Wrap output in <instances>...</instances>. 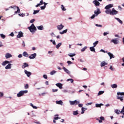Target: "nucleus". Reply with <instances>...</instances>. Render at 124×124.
I'll use <instances>...</instances> for the list:
<instances>
[{
	"instance_id": "1",
	"label": "nucleus",
	"mask_w": 124,
	"mask_h": 124,
	"mask_svg": "<svg viewBox=\"0 0 124 124\" xmlns=\"http://www.w3.org/2000/svg\"><path fill=\"white\" fill-rule=\"evenodd\" d=\"M105 12L106 14H110V15H117V14L118 13V11L115 10L114 8H112V10H106Z\"/></svg>"
},
{
	"instance_id": "2",
	"label": "nucleus",
	"mask_w": 124,
	"mask_h": 124,
	"mask_svg": "<svg viewBox=\"0 0 124 124\" xmlns=\"http://www.w3.org/2000/svg\"><path fill=\"white\" fill-rule=\"evenodd\" d=\"M31 32H33V31H36V27L34 26V24H32L30 27L28 28Z\"/></svg>"
},
{
	"instance_id": "3",
	"label": "nucleus",
	"mask_w": 124,
	"mask_h": 124,
	"mask_svg": "<svg viewBox=\"0 0 124 124\" xmlns=\"http://www.w3.org/2000/svg\"><path fill=\"white\" fill-rule=\"evenodd\" d=\"M24 93H28V91H20L17 94V97H21V96H23Z\"/></svg>"
},
{
	"instance_id": "4",
	"label": "nucleus",
	"mask_w": 124,
	"mask_h": 124,
	"mask_svg": "<svg viewBox=\"0 0 124 124\" xmlns=\"http://www.w3.org/2000/svg\"><path fill=\"white\" fill-rule=\"evenodd\" d=\"M69 103L70 105H77L78 104H79V103H80V102L77 100L69 101Z\"/></svg>"
},
{
	"instance_id": "5",
	"label": "nucleus",
	"mask_w": 124,
	"mask_h": 124,
	"mask_svg": "<svg viewBox=\"0 0 124 124\" xmlns=\"http://www.w3.org/2000/svg\"><path fill=\"white\" fill-rule=\"evenodd\" d=\"M29 59L30 60H33V59H35L36 58V53H34L31 55V56H29Z\"/></svg>"
},
{
	"instance_id": "6",
	"label": "nucleus",
	"mask_w": 124,
	"mask_h": 124,
	"mask_svg": "<svg viewBox=\"0 0 124 124\" xmlns=\"http://www.w3.org/2000/svg\"><path fill=\"white\" fill-rule=\"evenodd\" d=\"M21 37H24V33L22 31H19L17 35V38H21Z\"/></svg>"
},
{
	"instance_id": "7",
	"label": "nucleus",
	"mask_w": 124,
	"mask_h": 124,
	"mask_svg": "<svg viewBox=\"0 0 124 124\" xmlns=\"http://www.w3.org/2000/svg\"><path fill=\"white\" fill-rule=\"evenodd\" d=\"M94 13L95 16H98L99 14H100V10L97 8V10L94 11Z\"/></svg>"
},
{
	"instance_id": "8",
	"label": "nucleus",
	"mask_w": 124,
	"mask_h": 124,
	"mask_svg": "<svg viewBox=\"0 0 124 124\" xmlns=\"http://www.w3.org/2000/svg\"><path fill=\"white\" fill-rule=\"evenodd\" d=\"M111 42H113L114 44H118L119 43V40H118V38H115L111 40Z\"/></svg>"
},
{
	"instance_id": "9",
	"label": "nucleus",
	"mask_w": 124,
	"mask_h": 124,
	"mask_svg": "<svg viewBox=\"0 0 124 124\" xmlns=\"http://www.w3.org/2000/svg\"><path fill=\"white\" fill-rule=\"evenodd\" d=\"M57 27L59 31H62V30L64 28V26H63L62 24H61L60 25H58Z\"/></svg>"
},
{
	"instance_id": "10",
	"label": "nucleus",
	"mask_w": 124,
	"mask_h": 124,
	"mask_svg": "<svg viewBox=\"0 0 124 124\" xmlns=\"http://www.w3.org/2000/svg\"><path fill=\"white\" fill-rule=\"evenodd\" d=\"M108 55L109 56L110 58V60H112V59H114L115 58V56L113 54L111 53V52H107Z\"/></svg>"
},
{
	"instance_id": "11",
	"label": "nucleus",
	"mask_w": 124,
	"mask_h": 124,
	"mask_svg": "<svg viewBox=\"0 0 124 124\" xmlns=\"http://www.w3.org/2000/svg\"><path fill=\"white\" fill-rule=\"evenodd\" d=\"M93 3H94L96 6H99L100 5V3H99L97 0H94L93 1Z\"/></svg>"
},
{
	"instance_id": "12",
	"label": "nucleus",
	"mask_w": 124,
	"mask_h": 124,
	"mask_svg": "<svg viewBox=\"0 0 124 124\" xmlns=\"http://www.w3.org/2000/svg\"><path fill=\"white\" fill-rule=\"evenodd\" d=\"M24 72L28 77H30L31 75V73L27 71V70H25Z\"/></svg>"
},
{
	"instance_id": "13",
	"label": "nucleus",
	"mask_w": 124,
	"mask_h": 124,
	"mask_svg": "<svg viewBox=\"0 0 124 124\" xmlns=\"http://www.w3.org/2000/svg\"><path fill=\"white\" fill-rule=\"evenodd\" d=\"M111 7H113V4H109L108 5H107L106 7H105V9H107V10H109L110 9V8H111Z\"/></svg>"
},
{
	"instance_id": "14",
	"label": "nucleus",
	"mask_w": 124,
	"mask_h": 124,
	"mask_svg": "<svg viewBox=\"0 0 124 124\" xmlns=\"http://www.w3.org/2000/svg\"><path fill=\"white\" fill-rule=\"evenodd\" d=\"M107 64H108V63L104 61H103L100 64V66L101 67H103V66H105V65H107Z\"/></svg>"
},
{
	"instance_id": "15",
	"label": "nucleus",
	"mask_w": 124,
	"mask_h": 124,
	"mask_svg": "<svg viewBox=\"0 0 124 124\" xmlns=\"http://www.w3.org/2000/svg\"><path fill=\"white\" fill-rule=\"evenodd\" d=\"M12 57V55H11L10 53H7L5 55V58L6 59H9V58Z\"/></svg>"
},
{
	"instance_id": "16",
	"label": "nucleus",
	"mask_w": 124,
	"mask_h": 124,
	"mask_svg": "<svg viewBox=\"0 0 124 124\" xmlns=\"http://www.w3.org/2000/svg\"><path fill=\"white\" fill-rule=\"evenodd\" d=\"M44 2L43 1V0H41L40 1V3H38L35 6L36 7H38V6H40V5H42V4H44Z\"/></svg>"
},
{
	"instance_id": "17",
	"label": "nucleus",
	"mask_w": 124,
	"mask_h": 124,
	"mask_svg": "<svg viewBox=\"0 0 124 124\" xmlns=\"http://www.w3.org/2000/svg\"><path fill=\"white\" fill-rule=\"evenodd\" d=\"M56 86H57V87H58L59 89H62V83H57L56 84Z\"/></svg>"
},
{
	"instance_id": "18",
	"label": "nucleus",
	"mask_w": 124,
	"mask_h": 124,
	"mask_svg": "<svg viewBox=\"0 0 124 124\" xmlns=\"http://www.w3.org/2000/svg\"><path fill=\"white\" fill-rule=\"evenodd\" d=\"M110 87H111L112 89H117V88H118V85L116 84H111Z\"/></svg>"
},
{
	"instance_id": "19",
	"label": "nucleus",
	"mask_w": 124,
	"mask_h": 124,
	"mask_svg": "<svg viewBox=\"0 0 124 124\" xmlns=\"http://www.w3.org/2000/svg\"><path fill=\"white\" fill-rule=\"evenodd\" d=\"M117 99H120V100L122 102H124V96L122 97H120L118 96L117 97Z\"/></svg>"
},
{
	"instance_id": "20",
	"label": "nucleus",
	"mask_w": 124,
	"mask_h": 124,
	"mask_svg": "<svg viewBox=\"0 0 124 124\" xmlns=\"http://www.w3.org/2000/svg\"><path fill=\"white\" fill-rule=\"evenodd\" d=\"M101 106H103V104H95V107H96L97 108H100V107H101Z\"/></svg>"
},
{
	"instance_id": "21",
	"label": "nucleus",
	"mask_w": 124,
	"mask_h": 124,
	"mask_svg": "<svg viewBox=\"0 0 124 124\" xmlns=\"http://www.w3.org/2000/svg\"><path fill=\"white\" fill-rule=\"evenodd\" d=\"M28 66H29V64L26 62H24L23 63V65H22V68H26V67H28Z\"/></svg>"
},
{
	"instance_id": "22",
	"label": "nucleus",
	"mask_w": 124,
	"mask_h": 124,
	"mask_svg": "<svg viewBox=\"0 0 124 124\" xmlns=\"http://www.w3.org/2000/svg\"><path fill=\"white\" fill-rule=\"evenodd\" d=\"M23 56L24 57H26V58H28L29 57V54H28V52L26 51H24L23 53Z\"/></svg>"
},
{
	"instance_id": "23",
	"label": "nucleus",
	"mask_w": 124,
	"mask_h": 124,
	"mask_svg": "<svg viewBox=\"0 0 124 124\" xmlns=\"http://www.w3.org/2000/svg\"><path fill=\"white\" fill-rule=\"evenodd\" d=\"M62 69L66 72V73H67V74H69V71L66 69L65 67H62Z\"/></svg>"
},
{
	"instance_id": "24",
	"label": "nucleus",
	"mask_w": 124,
	"mask_h": 124,
	"mask_svg": "<svg viewBox=\"0 0 124 124\" xmlns=\"http://www.w3.org/2000/svg\"><path fill=\"white\" fill-rule=\"evenodd\" d=\"M11 68V64L9 63L6 67L5 69H10Z\"/></svg>"
},
{
	"instance_id": "25",
	"label": "nucleus",
	"mask_w": 124,
	"mask_h": 124,
	"mask_svg": "<svg viewBox=\"0 0 124 124\" xmlns=\"http://www.w3.org/2000/svg\"><path fill=\"white\" fill-rule=\"evenodd\" d=\"M7 63H9V61H4L2 62V65H3L4 66L5 65H6V64H7Z\"/></svg>"
},
{
	"instance_id": "26",
	"label": "nucleus",
	"mask_w": 124,
	"mask_h": 124,
	"mask_svg": "<svg viewBox=\"0 0 124 124\" xmlns=\"http://www.w3.org/2000/svg\"><path fill=\"white\" fill-rule=\"evenodd\" d=\"M90 49L91 52H95V49L94 48V46H91L90 47Z\"/></svg>"
},
{
	"instance_id": "27",
	"label": "nucleus",
	"mask_w": 124,
	"mask_h": 124,
	"mask_svg": "<svg viewBox=\"0 0 124 124\" xmlns=\"http://www.w3.org/2000/svg\"><path fill=\"white\" fill-rule=\"evenodd\" d=\"M67 32V29H66L60 32V34H63L64 33H66Z\"/></svg>"
},
{
	"instance_id": "28",
	"label": "nucleus",
	"mask_w": 124,
	"mask_h": 124,
	"mask_svg": "<svg viewBox=\"0 0 124 124\" xmlns=\"http://www.w3.org/2000/svg\"><path fill=\"white\" fill-rule=\"evenodd\" d=\"M56 103H57V104H59L60 105H62L63 102H62V101L60 100V101H57Z\"/></svg>"
},
{
	"instance_id": "29",
	"label": "nucleus",
	"mask_w": 124,
	"mask_h": 124,
	"mask_svg": "<svg viewBox=\"0 0 124 124\" xmlns=\"http://www.w3.org/2000/svg\"><path fill=\"white\" fill-rule=\"evenodd\" d=\"M68 55L69 56V57H70L71 58H72V57H74L75 56H76V54L75 53H69V54H68Z\"/></svg>"
},
{
	"instance_id": "30",
	"label": "nucleus",
	"mask_w": 124,
	"mask_h": 124,
	"mask_svg": "<svg viewBox=\"0 0 124 124\" xmlns=\"http://www.w3.org/2000/svg\"><path fill=\"white\" fill-rule=\"evenodd\" d=\"M58 116H59L58 114L55 115V117H54V120H59V119H61V117H59Z\"/></svg>"
},
{
	"instance_id": "31",
	"label": "nucleus",
	"mask_w": 124,
	"mask_h": 124,
	"mask_svg": "<svg viewBox=\"0 0 124 124\" xmlns=\"http://www.w3.org/2000/svg\"><path fill=\"white\" fill-rule=\"evenodd\" d=\"M61 46H62V43H59L58 45H56V48L57 49H59V48Z\"/></svg>"
},
{
	"instance_id": "32",
	"label": "nucleus",
	"mask_w": 124,
	"mask_h": 124,
	"mask_svg": "<svg viewBox=\"0 0 124 124\" xmlns=\"http://www.w3.org/2000/svg\"><path fill=\"white\" fill-rule=\"evenodd\" d=\"M115 19L117 20L120 24H123V21H122L120 18L115 17Z\"/></svg>"
},
{
	"instance_id": "33",
	"label": "nucleus",
	"mask_w": 124,
	"mask_h": 124,
	"mask_svg": "<svg viewBox=\"0 0 124 124\" xmlns=\"http://www.w3.org/2000/svg\"><path fill=\"white\" fill-rule=\"evenodd\" d=\"M38 30H39L40 31L43 30V26L41 25L37 27Z\"/></svg>"
},
{
	"instance_id": "34",
	"label": "nucleus",
	"mask_w": 124,
	"mask_h": 124,
	"mask_svg": "<svg viewBox=\"0 0 124 124\" xmlns=\"http://www.w3.org/2000/svg\"><path fill=\"white\" fill-rule=\"evenodd\" d=\"M85 110H87V108H85L83 107L81 108L82 111L81 112V114H84V113H85Z\"/></svg>"
},
{
	"instance_id": "35",
	"label": "nucleus",
	"mask_w": 124,
	"mask_h": 124,
	"mask_svg": "<svg viewBox=\"0 0 124 124\" xmlns=\"http://www.w3.org/2000/svg\"><path fill=\"white\" fill-rule=\"evenodd\" d=\"M114 112L116 114H117V115H119L120 113H121V111L119 110V109H115Z\"/></svg>"
},
{
	"instance_id": "36",
	"label": "nucleus",
	"mask_w": 124,
	"mask_h": 124,
	"mask_svg": "<svg viewBox=\"0 0 124 124\" xmlns=\"http://www.w3.org/2000/svg\"><path fill=\"white\" fill-rule=\"evenodd\" d=\"M97 44H98V41H96L93 43V47H95L97 45Z\"/></svg>"
},
{
	"instance_id": "37",
	"label": "nucleus",
	"mask_w": 124,
	"mask_h": 124,
	"mask_svg": "<svg viewBox=\"0 0 124 124\" xmlns=\"http://www.w3.org/2000/svg\"><path fill=\"white\" fill-rule=\"evenodd\" d=\"M61 8L62 10V11H65V10H66V9H65V8L64 7V6H63V5H61Z\"/></svg>"
},
{
	"instance_id": "38",
	"label": "nucleus",
	"mask_w": 124,
	"mask_h": 124,
	"mask_svg": "<svg viewBox=\"0 0 124 124\" xmlns=\"http://www.w3.org/2000/svg\"><path fill=\"white\" fill-rule=\"evenodd\" d=\"M117 95H124V92H118L117 93Z\"/></svg>"
},
{
	"instance_id": "39",
	"label": "nucleus",
	"mask_w": 124,
	"mask_h": 124,
	"mask_svg": "<svg viewBox=\"0 0 124 124\" xmlns=\"http://www.w3.org/2000/svg\"><path fill=\"white\" fill-rule=\"evenodd\" d=\"M78 110L73 111V115H74V116H76L77 115H78Z\"/></svg>"
},
{
	"instance_id": "40",
	"label": "nucleus",
	"mask_w": 124,
	"mask_h": 124,
	"mask_svg": "<svg viewBox=\"0 0 124 124\" xmlns=\"http://www.w3.org/2000/svg\"><path fill=\"white\" fill-rule=\"evenodd\" d=\"M104 93V91H99L98 95H101V94H103Z\"/></svg>"
},
{
	"instance_id": "41",
	"label": "nucleus",
	"mask_w": 124,
	"mask_h": 124,
	"mask_svg": "<svg viewBox=\"0 0 124 124\" xmlns=\"http://www.w3.org/2000/svg\"><path fill=\"white\" fill-rule=\"evenodd\" d=\"M87 48H88V47H87V46H85L84 47L82 48L81 50V52H85V51H86V49H87Z\"/></svg>"
},
{
	"instance_id": "42",
	"label": "nucleus",
	"mask_w": 124,
	"mask_h": 124,
	"mask_svg": "<svg viewBox=\"0 0 124 124\" xmlns=\"http://www.w3.org/2000/svg\"><path fill=\"white\" fill-rule=\"evenodd\" d=\"M40 10H34L33 13V14L34 15H35V14H37V13H38L39 12Z\"/></svg>"
},
{
	"instance_id": "43",
	"label": "nucleus",
	"mask_w": 124,
	"mask_h": 124,
	"mask_svg": "<svg viewBox=\"0 0 124 124\" xmlns=\"http://www.w3.org/2000/svg\"><path fill=\"white\" fill-rule=\"evenodd\" d=\"M31 106V107H32V108H33V109H37V108L34 106H33V104H32V103H31L30 104Z\"/></svg>"
},
{
	"instance_id": "44",
	"label": "nucleus",
	"mask_w": 124,
	"mask_h": 124,
	"mask_svg": "<svg viewBox=\"0 0 124 124\" xmlns=\"http://www.w3.org/2000/svg\"><path fill=\"white\" fill-rule=\"evenodd\" d=\"M17 11H16L15 13H20V12H21V11L20 10L19 7H17Z\"/></svg>"
},
{
	"instance_id": "45",
	"label": "nucleus",
	"mask_w": 124,
	"mask_h": 124,
	"mask_svg": "<svg viewBox=\"0 0 124 124\" xmlns=\"http://www.w3.org/2000/svg\"><path fill=\"white\" fill-rule=\"evenodd\" d=\"M67 81H70L71 83H73V82H74V80L72 78H68L67 79Z\"/></svg>"
},
{
	"instance_id": "46",
	"label": "nucleus",
	"mask_w": 124,
	"mask_h": 124,
	"mask_svg": "<svg viewBox=\"0 0 124 124\" xmlns=\"http://www.w3.org/2000/svg\"><path fill=\"white\" fill-rule=\"evenodd\" d=\"M56 71L53 70L50 73V75H54V74H55V73H56Z\"/></svg>"
},
{
	"instance_id": "47",
	"label": "nucleus",
	"mask_w": 124,
	"mask_h": 124,
	"mask_svg": "<svg viewBox=\"0 0 124 124\" xmlns=\"http://www.w3.org/2000/svg\"><path fill=\"white\" fill-rule=\"evenodd\" d=\"M0 35L1 38H3V39H4V38H5V36L3 34H0Z\"/></svg>"
},
{
	"instance_id": "48",
	"label": "nucleus",
	"mask_w": 124,
	"mask_h": 124,
	"mask_svg": "<svg viewBox=\"0 0 124 124\" xmlns=\"http://www.w3.org/2000/svg\"><path fill=\"white\" fill-rule=\"evenodd\" d=\"M19 16H21V17H24L25 16H26V15H25V14H18Z\"/></svg>"
},
{
	"instance_id": "49",
	"label": "nucleus",
	"mask_w": 124,
	"mask_h": 124,
	"mask_svg": "<svg viewBox=\"0 0 124 124\" xmlns=\"http://www.w3.org/2000/svg\"><path fill=\"white\" fill-rule=\"evenodd\" d=\"M25 90H27V89H29V84H27L25 86Z\"/></svg>"
},
{
	"instance_id": "50",
	"label": "nucleus",
	"mask_w": 124,
	"mask_h": 124,
	"mask_svg": "<svg viewBox=\"0 0 124 124\" xmlns=\"http://www.w3.org/2000/svg\"><path fill=\"white\" fill-rule=\"evenodd\" d=\"M45 8H46V7H45V6H43L41 7V10H44V9H45Z\"/></svg>"
},
{
	"instance_id": "51",
	"label": "nucleus",
	"mask_w": 124,
	"mask_h": 124,
	"mask_svg": "<svg viewBox=\"0 0 124 124\" xmlns=\"http://www.w3.org/2000/svg\"><path fill=\"white\" fill-rule=\"evenodd\" d=\"M34 21H35V19H31V20H30V23H31V24H32V23H34Z\"/></svg>"
},
{
	"instance_id": "52",
	"label": "nucleus",
	"mask_w": 124,
	"mask_h": 124,
	"mask_svg": "<svg viewBox=\"0 0 124 124\" xmlns=\"http://www.w3.org/2000/svg\"><path fill=\"white\" fill-rule=\"evenodd\" d=\"M67 63L68 64H72V63H73L72 62H71V61H67Z\"/></svg>"
},
{
	"instance_id": "53",
	"label": "nucleus",
	"mask_w": 124,
	"mask_h": 124,
	"mask_svg": "<svg viewBox=\"0 0 124 124\" xmlns=\"http://www.w3.org/2000/svg\"><path fill=\"white\" fill-rule=\"evenodd\" d=\"M120 113L123 114V115L124 116V110L122 109L120 112Z\"/></svg>"
},
{
	"instance_id": "54",
	"label": "nucleus",
	"mask_w": 124,
	"mask_h": 124,
	"mask_svg": "<svg viewBox=\"0 0 124 124\" xmlns=\"http://www.w3.org/2000/svg\"><path fill=\"white\" fill-rule=\"evenodd\" d=\"M53 93H56L58 92V89H52Z\"/></svg>"
},
{
	"instance_id": "55",
	"label": "nucleus",
	"mask_w": 124,
	"mask_h": 124,
	"mask_svg": "<svg viewBox=\"0 0 124 124\" xmlns=\"http://www.w3.org/2000/svg\"><path fill=\"white\" fill-rule=\"evenodd\" d=\"M100 120H101V121H104V117H103V116H101L100 117Z\"/></svg>"
},
{
	"instance_id": "56",
	"label": "nucleus",
	"mask_w": 124,
	"mask_h": 124,
	"mask_svg": "<svg viewBox=\"0 0 124 124\" xmlns=\"http://www.w3.org/2000/svg\"><path fill=\"white\" fill-rule=\"evenodd\" d=\"M43 77L45 79H47L48 78V77L46 75H44Z\"/></svg>"
},
{
	"instance_id": "57",
	"label": "nucleus",
	"mask_w": 124,
	"mask_h": 124,
	"mask_svg": "<svg viewBox=\"0 0 124 124\" xmlns=\"http://www.w3.org/2000/svg\"><path fill=\"white\" fill-rule=\"evenodd\" d=\"M95 26H96V27H102V25H100V24H95Z\"/></svg>"
},
{
	"instance_id": "58",
	"label": "nucleus",
	"mask_w": 124,
	"mask_h": 124,
	"mask_svg": "<svg viewBox=\"0 0 124 124\" xmlns=\"http://www.w3.org/2000/svg\"><path fill=\"white\" fill-rule=\"evenodd\" d=\"M94 17H95V15H93L91 17V19H94Z\"/></svg>"
},
{
	"instance_id": "59",
	"label": "nucleus",
	"mask_w": 124,
	"mask_h": 124,
	"mask_svg": "<svg viewBox=\"0 0 124 124\" xmlns=\"http://www.w3.org/2000/svg\"><path fill=\"white\" fill-rule=\"evenodd\" d=\"M10 35L11 36H12V37L14 36V33H13V32H12L10 33Z\"/></svg>"
},
{
	"instance_id": "60",
	"label": "nucleus",
	"mask_w": 124,
	"mask_h": 124,
	"mask_svg": "<svg viewBox=\"0 0 124 124\" xmlns=\"http://www.w3.org/2000/svg\"><path fill=\"white\" fill-rule=\"evenodd\" d=\"M103 34H104V36H105L106 35H107V34H109V33L105 32H104Z\"/></svg>"
},
{
	"instance_id": "61",
	"label": "nucleus",
	"mask_w": 124,
	"mask_h": 124,
	"mask_svg": "<svg viewBox=\"0 0 124 124\" xmlns=\"http://www.w3.org/2000/svg\"><path fill=\"white\" fill-rule=\"evenodd\" d=\"M0 96H1V97H2V96H3V93L1 92H0Z\"/></svg>"
},
{
	"instance_id": "62",
	"label": "nucleus",
	"mask_w": 124,
	"mask_h": 124,
	"mask_svg": "<svg viewBox=\"0 0 124 124\" xmlns=\"http://www.w3.org/2000/svg\"><path fill=\"white\" fill-rule=\"evenodd\" d=\"M78 107H80V108L83 107V104H78Z\"/></svg>"
},
{
	"instance_id": "63",
	"label": "nucleus",
	"mask_w": 124,
	"mask_h": 124,
	"mask_svg": "<svg viewBox=\"0 0 124 124\" xmlns=\"http://www.w3.org/2000/svg\"><path fill=\"white\" fill-rule=\"evenodd\" d=\"M92 104H93V103L92 102H91V103H88L86 104V105H92Z\"/></svg>"
},
{
	"instance_id": "64",
	"label": "nucleus",
	"mask_w": 124,
	"mask_h": 124,
	"mask_svg": "<svg viewBox=\"0 0 124 124\" xmlns=\"http://www.w3.org/2000/svg\"><path fill=\"white\" fill-rule=\"evenodd\" d=\"M18 57L19 58H22L23 57V55H22V54H19V55H18Z\"/></svg>"
}]
</instances>
